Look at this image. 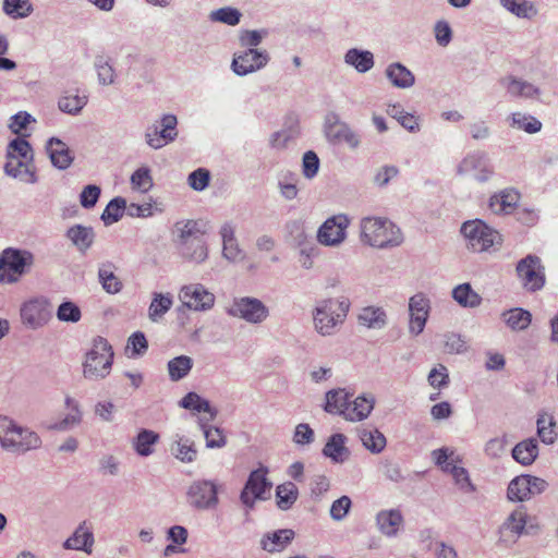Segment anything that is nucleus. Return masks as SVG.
Returning <instances> with one entry per match:
<instances>
[{"label":"nucleus","mask_w":558,"mask_h":558,"mask_svg":"<svg viewBox=\"0 0 558 558\" xmlns=\"http://www.w3.org/2000/svg\"><path fill=\"white\" fill-rule=\"evenodd\" d=\"M170 450L178 460L184 463L193 462L197 456L194 441L186 437H178L171 445Z\"/></svg>","instance_id":"obj_44"},{"label":"nucleus","mask_w":558,"mask_h":558,"mask_svg":"<svg viewBox=\"0 0 558 558\" xmlns=\"http://www.w3.org/2000/svg\"><path fill=\"white\" fill-rule=\"evenodd\" d=\"M345 441L347 437L343 434H332L323 448V454L335 463H343L350 456Z\"/></svg>","instance_id":"obj_27"},{"label":"nucleus","mask_w":558,"mask_h":558,"mask_svg":"<svg viewBox=\"0 0 558 558\" xmlns=\"http://www.w3.org/2000/svg\"><path fill=\"white\" fill-rule=\"evenodd\" d=\"M537 456L538 445L534 438L525 439L512 449V458L522 465H531Z\"/></svg>","instance_id":"obj_37"},{"label":"nucleus","mask_w":558,"mask_h":558,"mask_svg":"<svg viewBox=\"0 0 558 558\" xmlns=\"http://www.w3.org/2000/svg\"><path fill=\"white\" fill-rule=\"evenodd\" d=\"M299 498V488L292 482H284L276 487V504L280 510L287 511Z\"/></svg>","instance_id":"obj_39"},{"label":"nucleus","mask_w":558,"mask_h":558,"mask_svg":"<svg viewBox=\"0 0 558 558\" xmlns=\"http://www.w3.org/2000/svg\"><path fill=\"white\" fill-rule=\"evenodd\" d=\"M515 271L526 291L536 292L545 286V267L536 255L529 254L520 259Z\"/></svg>","instance_id":"obj_10"},{"label":"nucleus","mask_w":558,"mask_h":558,"mask_svg":"<svg viewBox=\"0 0 558 558\" xmlns=\"http://www.w3.org/2000/svg\"><path fill=\"white\" fill-rule=\"evenodd\" d=\"M344 63L352 66L359 73H366L375 64L374 54L369 50L351 48L344 53Z\"/></svg>","instance_id":"obj_29"},{"label":"nucleus","mask_w":558,"mask_h":558,"mask_svg":"<svg viewBox=\"0 0 558 558\" xmlns=\"http://www.w3.org/2000/svg\"><path fill=\"white\" fill-rule=\"evenodd\" d=\"M386 77L392 86L401 89H407L415 84L414 74L402 63L392 62L385 71Z\"/></svg>","instance_id":"obj_26"},{"label":"nucleus","mask_w":558,"mask_h":558,"mask_svg":"<svg viewBox=\"0 0 558 558\" xmlns=\"http://www.w3.org/2000/svg\"><path fill=\"white\" fill-rule=\"evenodd\" d=\"M131 185L141 192H147L153 186V178L147 167H141L131 175Z\"/></svg>","instance_id":"obj_61"},{"label":"nucleus","mask_w":558,"mask_h":558,"mask_svg":"<svg viewBox=\"0 0 558 558\" xmlns=\"http://www.w3.org/2000/svg\"><path fill=\"white\" fill-rule=\"evenodd\" d=\"M87 96H80L76 94H71L66 92L63 96H61L58 100V108L68 114L76 116L82 109L87 105Z\"/></svg>","instance_id":"obj_46"},{"label":"nucleus","mask_w":558,"mask_h":558,"mask_svg":"<svg viewBox=\"0 0 558 558\" xmlns=\"http://www.w3.org/2000/svg\"><path fill=\"white\" fill-rule=\"evenodd\" d=\"M359 323L367 328L380 329L387 324V315L381 307L367 306L359 314Z\"/></svg>","instance_id":"obj_42"},{"label":"nucleus","mask_w":558,"mask_h":558,"mask_svg":"<svg viewBox=\"0 0 558 558\" xmlns=\"http://www.w3.org/2000/svg\"><path fill=\"white\" fill-rule=\"evenodd\" d=\"M353 395L348 392L344 388L331 389L326 392V402L324 410L330 414H338L344 417V412L350 405V400Z\"/></svg>","instance_id":"obj_25"},{"label":"nucleus","mask_w":558,"mask_h":558,"mask_svg":"<svg viewBox=\"0 0 558 558\" xmlns=\"http://www.w3.org/2000/svg\"><path fill=\"white\" fill-rule=\"evenodd\" d=\"M65 236L83 254H85L95 241V232L92 227L74 225L66 230Z\"/></svg>","instance_id":"obj_28"},{"label":"nucleus","mask_w":558,"mask_h":558,"mask_svg":"<svg viewBox=\"0 0 558 558\" xmlns=\"http://www.w3.org/2000/svg\"><path fill=\"white\" fill-rule=\"evenodd\" d=\"M388 113L398 120V122L409 132L416 133L420 131L417 118L409 112H405L401 105H392L388 108Z\"/></svg>","instance_id":"obj_49"},{"label":"nucleus","mask_w":558,"mask_h":558,"mask_svg":"<svg viewBox=\"0 0 558 558\" xmlns=\"http://www.w3.org/2000/svg\"><path fill=\"white\" fill-rule=\"evenodd\" d=\"M267 474L268 469L266 466H260L250 473L240 493V501L244 506L246 514L255 508L257 500L268 499L267 494H269L272 484L267 478Z\"/></svg>","instance_id":"obj_8"},{"label":"nucleus","mask_w":558,"mask_h":558,"mask_svg":"<svg viewBox=\"0 0 558 558\" xmlns=\"http://www.w3.org/2000/svg\"><path fill=\"white\" fill-rule=\"evenodd\" d=\"M268 35V31L262 29H243L240 33L239 41L241 47L255 48L260 45L262 40Z\"/></svg>","instance_id":"obj_58"},{"label":"nucleus","mask_w":558,"mask_h":558,"mask_svg":"<svg viewBox=\"0 0 558 558\" xmlns=\"http://www.w3.org/2000/svg\"><path fill=\"white\" fill-rule=\"evenodd\" d=\"M169 377L172 381H179L186 377L193 367V360L187 355H179L171 359L168 364Z\"/></svg>","instance_id":"obj_47"},{"label":"nucleus","mask_w":558,"mask_h":558,"mask_svg":"<svg viewBox=\"0 0 558 558\" xmlns=\"http://www.w3.org/2000/svg\"><path fill=\"white\" fill-rule=\"evenodd\" d=\"M511 124L529 134H535L542 130V122L533 116L514 112L510 117Z\"/></svg>","instance_id":"obj_53"},{"label":"nucleus","mask_w":558,"mask_h":558,"mask_svg":"<svg viewBox=\"0 0 558 558\" xmlns=\"http://www.w3.org/2000/svg\"><path fill=\"white\" fill-rule=\"evenodd\" d=\"M126 349H131L132 355L134 356H143L148 349V341L145 333L142 331L133 332L128 339Z\"/></svg>","instance_id":"obj_64"},{"label":"nucleus","mask_w":558,"mask_h":558,"mask_svg":"<svg viewBox=\"0 0 558 558\" xmlns=\"http://www.w3.org/2000/svg\"><path fill=\"white\" fill-rule=\"evenodd\" d=\"M32 2H3V11L13 19H23L33 12Z\"/></svg>","instance_id":"obj_63"},{"label":"nucleus","mask_w":558,"mask_h":558,"mask_svg":"<svg viewBox=\"0 0 558 558\" xmlns=\"http://www.w3.org/2000/svg\"><path fill=\"white\" fill-rule=\"evenodd\" d=\"M189 504L197 510H208L219 502L218 486L210 480L194 481L187 489Z\"/></svg>","instance_id":"obj_13"},{"label":"nucleus","mask_w":558,"mask_h":558,"mask_svg":"<svg viewBox=\"0 0 558 558\" xmlns=\"http://www.w3.org/2000/svg\"><path fill=\"white\" fill-rule=\"evenodd\" d=\"M360 437L363 446L373 453L381 452L387 444L384 434L377 429L363 430Z\"/></svg>","instance_id":"obj_51"},{"label":"nucleus","mask_w":558,"mask_h":558,"mask_svg":"<svg viewBox=\"0 0 558 558\" xmlns=\"http://www.w3.org/2000/svg\"><path fill=\"white\" fill-rule=\"evenodd\" d=\"M222 239V256L228 260H236L242 256V250L239 247L234 234V227L231 222H225L220 228Z\"/></svg>","instance_id":"obj_31"},{"label":"nucleus","mask_w":558,"mask_h":558,"mask_svg":"<svg viewBox=\"0 0 558 558\" xmlns=\"http://www.w3.org/2000/svg\"><path fill=\"white\" fill-rule=\"evenodd\" d=\"M520 194L514 189H505L489 197L488 207L496 215H510L514 211Z\"/></svg>","instance_id":"obj_22"},{"label":"nucleus","mask_w":558,"mask_h":558,"mask_svg":"<svg viewBox=\"0 0 558 558\" xmlns=\"http://www.w3.org/2000/svg\"><path fill=\"white\" fill-rule=\"evenodd\" d=\"M526 518L527 515L522 509L512 511L500 526V532L506 530L511 531L518 536L521 535L525 530Z\"/></svg>","instance_id":"obj_54"},{"label":"nucleus","mask_w":558,"mask_h":558,"mask_svg":"<svg viewBox=\"0 0 558 558\" xmlns=\"http://www.w3.org/2000/svg\"><path fill=\"white\" fill-rule=\"evenodd\" d=\"M324 134L328 143L337 145L345 143L350 148H356L360 145L359 135L349 126L348 123L340 120L335 111H329L324 119Z\"/></svg>","instance_id":"obj_11"},{"label":"nucleus","mask_w":558,"mask_h":558,"mask_svg":"<svg viewBox=\"0 0 558 558\" xmlns=\"http://www.w3.org/2000/svg\"><path fill=\"white\" fill-rule=\"evenodd\" d=\"M288 240L295 246H300L301 253L310 258L311 254L315 251L314 247L307 248V233L304 223L300 220H292L286 225Z\"/></svg>","instance_id":"obj_34"},{"label":"nucleus","mask_w":558,"mask_h":558,"mask_svg":"<svg viewBox=\"0 0 558 558\" xmlns=\"http://www.w3.org/2000/svg\"><path fill=\"white\" fill-rule=\"evenodd\" d=\"M187 182L194 191H204L209 185L210 173L205 168H198L189 174Z\"/></svg>","instance_id":"obj_62"},{"label":"nucleus","mask_w":558,"mask_h":558,"mask_svg":"<svg viewBox=\"0 0 558 558\" xmlns=\"http://www.w3.org/2000/svg\"><path fill=\"white\" fill-rule=\"evenodd\" d=\"M453 300L462 307L474 308L481 305L482 298L470 283H461L452 290Z\"/></svg>","instance_id":"obj_40"},{"label":"nucleus","mask_w":558,"mask_h":558,"mask_svg":"<svg viewBox=\"0 0 558 558\" xmlns=\"http://www.w3.org/2000/svg\"><path fill=\"white\" fill-rule=\"evenodd\" d=\"M172 299L170 294L155 293L154 299L148 308V316L153 322H157L162 317L171 307Z\"/></svg>","instance_id":"obj_52"},{"label":"nucleus","mask_w":558,"mask_h":558,"mask_svg":"<svg viewBox=\"0 0 558 558\" xmlns=\"http://www.w3.org/2000/svg\"><path fill=\"white\" fill-rule=\"evenodd\" d=\"M294 531L290 529L278 530L265 534L260 539V546L268 553L280 551L294 538Z\"/></svg>","instance_id":"obj_30"},{"label":"nucleus","mask_w":558,"mask_h":558,"mask_svg":"<svg viewBox=\"0 0 558 558\" xmlns=\"http://www.w3.org/2000/svg\"><path fill=\"white\" fill-rule=\"evenodd\" d=\"M349 226V219L340 214L328 218L317 231V240L327 246H336L345 238V229Z\"/></svg>","instance_id":"obj_18"},{"label":"nucleus","mask_w":558,"mask_h":558,"mask_svg":"<svg viewBox=\"0 0 558 558\" xmlns=\"http://www.w3.org/2000/svg\"><path fill=\"white\" fill-rule=\"evenodd\" d=\"M270 60L266 50L248 48L235 52L231 62L232 71L239 76H245L265 68Z\"/></svg>","instance_id":"obj_14"},{"label":"nucleus","mask_w":558,"mask_h":558,"mask_svg":"<svg viewBox=\"0 0 558 558\" xmlns=\"http://www.w3.org/2000/svg\"><path fill=\"white\" fill-rule=\"evenodd\" d=\"M126 209V201L121 196L112 198L101 214V220L105 226H111L118 222L124 215Z\"/></svg>","instance_id":"obj_48"},{"label":"nucleus","mask_w":558,"mask_h":558,"mask_svg":"<svg viewBox=\"0 0 558 558\" xmlns=\"http://www.w3.org/2000/svg\"><path fill=\"white\" fill-rule=\"evenodd\" d=\"M177 124L178 119L174 114H163L160 119V130L155 126L153 131L150 128L146 131L147 145L154 149H159L173 142L178 136Z\"/></svg>","instance_id":"obj_19"},{"label":"nucleus","mask_w":558,"mask_h":558,"mask_svg":"<svg viewBox=\"0 0 558 558\" xmlns=\"http://www.w3.org/2000/svg\"><path fill=\"white\" fill-rule=\"evenodd\" d=\"M213 420L206 417H198V426L202 429L204 437L206 439V447L214 448H222L227 444V438L223 434V430L219 427L211 426L209 422Z\"/></svg>","instance_id":"obj_38"},{"label":"nucleus","mask_w":558,"mask_h":558,"mask_svg":"<svg viewBox=\"0 0 558 558\" xmlns=\"http://www.w3.org/2000/svg\"><path fill=\"white\" fill-rule=\"evenodd\" d=\"M501 84L512 97L533 98L539 95V89L536 86L514 76L504 78Z\"/></svg>","instance_id":"obj_35"},{"label":"nucleus","mask_w":558,"mask_h":558,"mask_svg":"<svg viewBox=\"0 0 558 558\" xmlns=\"http://www.w3.org/2000/svg\"><path fill=\"white\" fill-rule=\"evenodd\" d=\"M361 239L364 243L378 248L398 246L403 241L401 230L395 223L377 217L362 219Z\"/></svg>","instance_id":"obj_4"},{"label":"nucleus","mask_w":558,"mask_h":558,"mask_svg":"<svg viewBox=\"0 0 558 558\" xmlns=\"http://www.w3.org/2000/svg\"><path fill=\"white\" fill-rule=\"evenodd\" d=\"M457 172L461 175L473 173V177L477 182L484 183L494 174V167L492 166L486 153L473 151L468 154L461 160Z\"/></svg>","instance_id":"obj_15"},{"label":"nucleus","mask_w":558,"mask_h":558,"mask_svg":"<svg viewBox=\"0 0 558 558\" xmlns=\"http://www.w3.org/2000/svg\"><path fill=\"white\" fill-rule=\"evenodd\" d=\"M430 311V300L418 292L409 299V332L418 336L423 332Z\"/></svg>","instance_id":"obj_17"},{"label":"nucleus","mask_w":558,"mask_h":558,"mask_svg":"<svg viewBox=\"0 0 558 558\" xmlns=\"http://www.w3.org/2000/svg\"><path fill=\"white\" fill-rule=\"evenodd\" d=\"M501 318L511 330L522 331L531 325L532 314L527 310L514 307L502 312Z\"/></svg>","instance_id":"obj_36"},{"label":"nucleus","mask_w":558,"mask_h":558,"mask_svg":"<svg viewBox=\"0 0 558 558\" xmlns=\"http://www.w3.org/2000/svg\"><path fill=\"white\" fill-rule=\"evenodd\" d=\"M556 423L553 416L548 418L545 415H541L537 418V435L541 440L546 445H553L557 438V433L555 432Z\"/></svg>","instance_id":"obj_56"},{"label":"nucleus","mask_w":558,"mask_h":558,"mask_svg":"<svg viewBox=\"0 0 558 558\" xmlns=\"http://www.w3.org/2000/svg\"><path fill=\"white\" fill-rule=\"evenodd\" d=\"M228 314L250 324H260L269 316V310L259 299L242 296L233 300Z\"/></svg>","instance_id":"obj_12"},{"label":"nucleus","mask_w":558,"mask_h":558,"mask_svg":"<svg viewBox=\"0 0 558 558\" xmlns=\"http://www.w3.org/2000/svg\"><path fill=\"white\" fill-rule=\"evenodd\" d=\"M4 172L7 175L17 179L24 183L34 184L38 181L33 161H26L15 157H7Z\"/></svg>","instance_id":"obj_21"},{"label":"nucleus","mask_w":558,"mask_h":558,"mask_svg":"<svg viewBox=\"0 0 558 558\" xmlns=\"http://www.w3.org/2000/svg\"><path fill=\"white\" fill-rule=\"evenodd\" d=\"M241 16V12L231 7H225L210 13L211 21L221 22L230 26L239 24Z\"/></svg>","instance_id":"obj_57"},{"label":"nucleus","mask_w":558,"mask_h":558,"mask_svg":"<svg viewBox=\"0 0 558 558\" xmlns=\"http://www.w3.org/2000/svg\"><path fill=\"white\" fill-rule=\"evenodd\" d=\"M376 523L384 535L393 537L403 524V515L398 509L381 510L376 515Z\"/></svg>","instance_id":"obj_24"},{"label":"nucleus","mask_w":558,"mask_h":558,"mask_svg":"<svg viewBox=\"0 0 558 558\" xmlns=\"http://www.w3.org/2000/svg\"><path fill=\"white\" fill-rule=\"evenodd\" d=\"M507 497L510 501L522 502L531 499V488L526 474L515 476L507 488Z\"/></svg>","instance_id":"obj_43"},{"label":"nucleus","mask_w":558,"mask_h":558,"mask_svg":"<svg viewBox=\"0 0 558 558\" xmlns=\"http://www.w3.org/2000/svg\"><path fill=\"white\" fill-rule=\"evenodd\" d=\"M113 356L112 347L106 338L101 336L94 338L92 349L85 354L84 377L89 380L106 378L110 374Z\"/></svg>","instance_id":"obj_5"},{"label":"nucleus","mask_w":558,"mask_h":558,"mask_svg":"<svg viewBox=\"0 0 558 558\" xmlns=\"http://www.w3.org/2000/svg\"><path fill=\"white\" fill-rule=\"evenodd\" d=\"M350 306V300L344 296L318 301L312 312L315 330L324 337L333 335L344 323Z\"/></svg>","instance_id":"obj_2"},{"label":"nucleus","mask_w":558,"mask_h":558,"mask_svg":"<svg viewBox=\"0 0 558 558\" xmlns=\"http://www.w3.org/2000/svg\"><path fill=\"white\" fill-rule=\"evenodd\" d=\"M46 149L52 166L60 170L68 169L74 160V155L71 149L58 137H50L47 141Z\"/></svg>","instance_id":"obj_23"},{"label":"nucleus","mask_w":558,"mask_h":558,"mask_svg":"<svg viewBox=\"0 0 558 558\" xmlns=\"http://www.w3.org/2000/svg\"><path fill=\"white\" fill-rule=\"evenodd\" d=\"M7 157H15L17 159L33 161V148L28 141L22 137H16L8 145Z\"/></svg>","instance_id":"obj_50"},{"label":"nucleus","mask_w":558,"mask_h":558,"mask_svg":"<svg viewBox=\"0 0 558 558\" xmlns=\"http://www.w3.org/2000/svg\"><path fill=\"white\" fill-rule=\"evenodd\" d=\"M375 400L373 397L359 396L354 400H350V405L344 412V418L351 422H360L365 420L374 409Z\"/></svg>","instance_id":"obj_32"},{"label":"nucleus","mask_w":558,"mask_h":558,"mask_svg":"<svg viewBox=\"0 0 558 558\" xmlns=\"http://www.w3.org/2000/svg\"><path fill=\"white\" fill-rule=\"evenodd\" d=\"M179 296L183 306L197 312L208 311L215 304L214 293L201 283L183 286Z\"/></svg>","instance_id":"obj_16"},{"label":"nucleus","mask_w":558,"mask_h":558,"mask_svg":"<svg viewBox=\"0 0 558 558\" xmlns=\"http://www.w3.org/2000/svg\"><path fill=\"white\" fill-rule=\"evenodd\" d=\"M179 407L185 410L195 412L208 413L210 420H215L218 415V410L210 404V402L194 391L187 392L180 401Z\"/></svg>","instance_id":"obj_33"},{"label":"nucleus","mask_w":558,"mask_h":558,"mask_svg":"<svg viewBox=\"0 0 558 558\" xmlns=\"http://www.w3.org/2000/svg\"><path fill=\"white\" fill-rule=\"evenodd\" d=\"M159 440V434L150 429H142L134 439V450L141 457H148L154 452V445Z\"/></svg>","instance_id":"obj_45"},{"label":"nucleus","mask_w":558,"mask_h":558,"mask_svg":"<svg viewBox=\"0 0 558 558\" xmlns=\"http://www.w3.org/2000/svg\"><path fill=\"white\" fill-rule=\"evenodd\" d=\"M22 324L31 330L46 326L52 317V304L46 296H36L24 302L20 310Z\"/></svg>","instance_id":"obj_9"},{"label":"nucleus","mask_w":558,"mask_h":558,"mask_svg":"<svg viewBox=\"0 0 558 558\" xmlns=\"http://www.w3.org/2000/svg\"><path fill=\"white\" fill-rule=\"evenodd\" d=\"M460 231L468 241V247L476 253L498 248L502 244L501 234L481 219L463 222Z\"/></svg>","instance_id":"obj_6"},{"label":"nucleus","mask_w":558,"mask_h":558,"mask_svg":"<svg viewBox=\"0 0 558 558\" xmlns=\"http://www.w3.org/2000/svg\"><path fill=\"white\" fill-rule=\"evenodd\" d=\"M95 68L100 85L108 86L114 83L116 71L109 60L105 59L102 56H97L95 59Z\"/></svg>","instance_id":"obj_55"},{"label":"nucleus","mask_w":558,"mask_h":558,"mask_svg":"<svg viewBox=\"0 0 558 558\" xmlns=\"http://www.w3.org/2000/svg\"><path fill=\"white\" fill-rule=\"evenodd\" d=\"M178 233L179 255L186 262L202 264L208 258V245L205 239L206 223L187 219L174 225Z\"/></svg>","instance_id":"obj_1"},{"label":"nucleus","mask_w":558,"mask_h":558,"mask_svg":"<svg viewBox=\"0 0 558 558\" xmlns=\"http://www.w3.org/2000/svg\"><path fill=\"white\" fill-rule=\"evenodd\" d=\"M35 260L32 252L8 247L0 254V282L14 283L29 271Z\"/></svg>","instance_id":"obj_7"},{"label":"nucleus","mask_w":558,"mask_h":558,"mask_svg":"<svg viewBox=\"0 0 558 558\" xmlns=\"http://www.w3.org/2000/svg\"><path fill=\"white\" fill-rule=\"evenodd\" d=\"M113 264L110 262L101 264L98 269V280L102 289L109 294L119 293L122 290V282L113 274Z\"/></svg>","instance_id":"obj_41"},{"label":"nucleus","mask_w":558,"mask_h":558,"mask_svg":"<svg viewBox=\"0 0 558 558\" xmlns=\"http://www.w3.org/2000/svg\"><path fill=\"white\" fill-rule=\"evenodd\" d=\"M0 446L9 452H27L41 446L39 435L17 425L12 418L0 415Z\"/></svg>","instance_id":"obj_3"},{"label":"nucleus","mask_w":558,"mask_h":558,"mask_svg":"<svg viewBox=\"0 0 558 558\" xmlns=\"http://www.w3.org/2000/svg\"><path fill=\"white\" fill-rule=\"evenodd\" d=\"M94 543L95 537L93 529L88 525L87 521L84 520L78 524L73 534L64 541L63 548L81 550L90 555L93 553Z\"/></svg>","instance_id":"obj_20"},{"label":"nucleus","mask_w":558,"mask_h":558,"mask_svg":"<svg viewBox=\"0 0 558 558\" xmlns=\"http://www.w3.org/2000/svg\"><path fill=\"white\" fill-rule=\"evenodd\" d=\"M81 317V308L71 301L62 302L57 310V318L60 322L77 323Z\"/></svg>","instance_id":"obj_60"},{"label":"nucleus","mask_w":558,"mask_h":558,"mask_svg":"<svg viewBox=\"0 0 558 558\" xmlns=\"http://www.w3.org/2000/svg\"><path fill=\"white\" fill-rule=\"evenodd\" d=\"M507 11L517 15L518 17L532 19L538 10L533 2H501Z\"/></svg>","instance_id":"obj_59"}]
</instances>
